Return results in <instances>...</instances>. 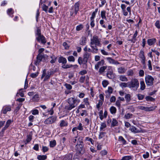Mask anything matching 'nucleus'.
<instances>
[{
	"label": "nucleus",
	"instance_id": "nucleus-1",
	"mask_svg": "<svg viewBox=\"0 0 160 160\" xmlns=\"http://www.w3.org/2000/svg\"><path fill=\"white\" fill-rule=\"evenodd\" d=\"M80 102V100L79 99L73 98H69L67 100L69 104L66 106L65 108L68 111H70L76 107Z\"/></svg>",
	"mask_w": 160,
	"mask_h": 160
},
{
	"label": "nucleus",
	"instance_id": "nucleus-2",
	"mask_svg": "<svg viewBox=\"0 0 160 160\" xmlns=\"http://www.w3.org/2000/svg\"><path fill=\"white\" fill-rule=\"evenodd\" d=\"M128 87L132 88L134 90H137L139 86V82L137 79H132L130 82H128Z\"/></svg>",
	"mask_w": 160,
	"mask_h": 160
},
{
	"label": "nucleus",
	"instance_id": "nucleus-3",
	"mask_svg": "<svg viewBox=\"0 0 160 160\" xmlns=\"http://www.w3.org/2000/svg\"><path fill=\"white\" fill-rule=\"evenodd\" d=\"M59 63H62L63 65L62 67L64 69H67L72 67L73 65L71 64H66L67 62L66 59L62 56H60L58 60Z\"/></svg>",
	"mask_w": 160,
	"mask_h": 160
},
{
	"label": "nucleus",
	"instance_id": "nucleus-4",
	"mask_svg": "<svg viewBox=\"0 0 160 160\" xmlns=\"http://www.w3.org/2000/svg\"><path fill=\"white\" fill-rule=\"evenodd\" d=\"M145 81L147 86L153 85L154 79L151 76L147 75L145 77Z\"/></svg>",
	"mask_w": 160,
	"mask_h": 160
},
{
	"label": "nucleus",
	"instance_id": "nucleus-5",
	"mask_svg": "<svg viewBox=\"0 0 160 160\" xmlns=\"http://www.w3.org/2000/svg\"><path fill=\"white\" fill-rule=\"evenodd\" d=\"M90 44L96 45L98 46H101V45L98 37L96 36H93L92 38L91 39Z\"/></svg>",
	"mask_w": 160,
	"mask_h": 160
},
{
	"label": "nucleus",
	"instance_id": "nucleus-6",
	"mask_svg": "<svg viewBox=\"0 0 160 160\" xmlns=\"http://www.w3.org/2000/svg\"><path fill=\"white\" fill-rule=\"evenodd\" d=\"M57 119V117L52 116L49 117L44 121V123L47 124H49L53 123L55 122Z\"/></svg>",
	"mask_w": 160,
	"mask_h": 160
},
{
	"label": "nucleus",
	"instance_id": "nucleus-7",
	"mask_svg": "<svg viewBox=\"0 0 160 160\" xmlns=\"http://www.w3.org/2000/svg\"><path fill=\"white\" fill-rule=\"evenodd\" d=\"M139 57L141 59V62L142 64L144 65L145 63L146 58L143 50H141L139 54Z\"/></svg>",
	"mask_w": 160,
	"mask_h": 160
},
{
	"label": "nucleus",
	"instance_id": "nucleus-8",
	"mask_svg": "<svg viewBox=\"0 0 160 160\" xmlns=\"http://www.w3.org/2000/svg\"><path fill=\"white\" fill-rule=\"evenodd\" d=\"M36 39L38 42H41V43L44 44L46 43L47 42L46 38L43 35L36 37Z\"/></svg>",
	"mask_w": 160,
	"mask_h": 160
},
{
	"label": "nucleus",
	"instance_id": "nucleus-9",
	"mask_svg": "<svg viewBox=\"0 0 160 160\" xmlns=\"http://www.w3.org/2000/svg\"><path fill=\"white\" fill-rule=\"evenodd\" d=\"M46 69H44L43 70L42 74L41 76V78H43L44 77L45 78L44 79V81H45L47 79H48L50 77L51 73L50 72H48L47 73V74L46 75Z\"/></svg>",
	"mask_w": 160,
	"mask_h": 160
},
{
	"label": "nucleus",
	"instance_id": "nucleus-10",
	"mask_svg": "<svg viewBox=\"0 0 160 160\" xmlns=\"http://www.w3.org/2000/svg\"><path fill=\"white\" fill-rule=\"evenodd\" d=\"M138 108L141 110H144L146 111H150L154 110L155 108L152 107H145L142 106H139L138 107Z\"/></svg>",
	"mask_w": 160,
	"mask_h": 160
},
{
	"label": "nucleus",
	"instance_id": "nucleus-11",
	"mask_svg": "<svg viewBox=\"0 0 160 160\" xmlns=\"http://www.w3.org/2000/svg\"><path fill=\"white\" fill-rule=\"evenodd\" d=\"M11 106L10 105H6L4 106L2 110V113L5 114L8 111H10L11 110Z\"/></svg>",
	"mask_w": 160,
	"mask_h": 160
},
{
	"label": "nucleus",
	"instance_id": "nucleus-12",
	"mask_svg": "<svg viewBox=\"0 0 160 160\" xmlns=\"http://www.w3.org/2000/svg\"><path fill=\"white\" fill-rule=\"evenodd\" d=\"M90 56V53L85 52L83 56V62L84 64H87L88 61Z\"/></svg>",
	"mask_w": 160,
	"mask_h": 160
},
{
	"label": "nucleus",
	"instance_id": "nucleus-13",
	"mask_svg": "<svg viewBox=\"0 0 160 160\" xmlns=\"http://www.w3.org/2000/svg\"><path fill=\"white\" fill-rule=\"evenodd\" d=\"M106 59L108 62L110 64H112L116 65L119 64H120V63L117 61L111 58L108 57L106 58Z\"/></svg>",
	"mask_w": 160,
	"mask_h": 160
},
{
	"label": "nucleus",
	"instance_id": "nucleus-14",
	"mask_svg": "<svg viewBox=\"0 0 160 160\" xmlns=\"http://www.w3.org/2000/svg\"><path fill=\"white\" fill-rule=\"evenodd\" d=\"M105 63V61L103 59L101 60L100 61L98 62L97 64L95 65V68L96 70H98L100 66H103Z\"/></svg>",
	"mask_w": 160,
	"mask_h": 160
},
{
	"label": "nucleus",
	"instance_id": "nucleus-15",
	"mask_svg": "<svg viewBox=\"0 0 160 160\" xmlns=\"http://www.w3.org/2000/svg\"><path fill=\"white\" fill-rule=\"evenodd\" d=\"M156 39L155 38L149 39L147 40V43L149 46L154 45L156 42Z\"/></svg>",
	"mask_w": 160,
	"mask_h": 160
},
{
	"label": "nucleus",
	"instance_id": "nucleus-16",
	"mask_svg": "<svg viewBox=\"0 0 160 160\" xmlns=\"http://www.w3.org/2000/svg\"><path fill=\"white\" fill-rule=\"evenodd\" d=\"M84 144H77L76 146V150L78 152H79V153H81V152L83 149Z\"/></svg>",
	"mask_w": 160,
	"mask_h": 160
},
{
	"label": "nucleus",
	"instance_id": "nucleus-17",
	"mask_svg": "<svg viewBox=\"0 0 160 160\" xmlns=\"http://www.w3.org/2000/svg\"><path fill=\"white\" fill-rule=\"evenodd\" d=\"M118 141L122 145H125L127 144L126 141L122 136H119Z\"/></svg>",
	"mask_w": 160,
	"mask_h": 160
},
{
	"label": "nucleus",
	"instance_id": "nucleus-18",
	"mask_svg": "<svg viewBox=\"0 0 160 160\" xmlns=\"http://www.w3.org/2000/svg\"><path fill=\"white\" fill-rule=\"evenodd\" d=\"M86 38L85 37H82L79 41V44L82 45H85L86 43Z\"/></svg>",
	"mask_w": 160,
	"mask_h": 160
},
{
	"label": "nucleus",
	"instance_id": "nucleus-19",
	"mask_svg": "<svg viewBox=\"0 0 160 160\" xmlns=\"http://www.w3.org/2000/svg\"><path fill=\"white\" fill-rule=\"evenodd\" d=\"M90 47L92 49V52L94 53H97L98 52V49L97 48V45L90 44Z\"/></svg>",
	"mask_w": 160,
	"mask_h": 160
},
{
	"label": "nucleus",
	"instance_id": "nucleus-20",
	"mask_svg": "<svg viewBox=\"0 0 160 160\" xmlns=\"http://www.w3.org/2000/svg\"><path fill=\"white\" fill-rule=\"evenodd\" d=\"M68 124V122L67 121L64 120H62L60 121L59 125L61 128H62L67 126Z\"/></svg>",
	"mask_w": 160,
	"mask_h": 160
},
{
	"label": "nucleus",
	"instance_id": "nucleus-21",
	"mask_svg": "<svg viewBox=\"0 0 160 160\" xmlns=\"http://www.w3.org/2000/svg\"><path fill=\"white\" fill-rule=\"evenodd\" d=\"M72 154L69 153L65 155L63 160H72Z\"/></svg>",
	"mask_w": 160,
	"mask_h": 160
},
{
	"label": "nucleus",
	"instance_id": "nucleus-22",
	"mask_svg": "<svg viewBox=\"0 0 160 160\" xmlns=\"http://www.w3.org/2000/svg\"><path fill=\"white\" fill-rule=\"evenodd\" d=\"M107 77L109 79H113L114 77L113 72H107Z\"/></svg>",
	"mask_w": 160,
	"mask_h": 160
},
{
	"label": "nucleus",
	"instance_id": "nucleus-23",
	"mask_svg": "<svg viewBox=\"0 0 160 160\" xmlns=\"http://www.w3.org/2000/svg\"><path fill=\"white\" fill-rule=\"evenodd\" d=\"M120 80L122 82H127L128 79L125 75H120L119 77Z\"/></svg>",
	"mask_w": 160,
	"mask_h": 160
},
{
	"label": "nucleus",
	"instance_id": "nucleus-24",
	"mask_svg": "<svg viewBox=\"0 0 160 160\" xmlns=\"http://www.w3.org/2000/svg\"><path fill=\"white\" fill-rule=\"evenodd\" d=\"M131 95L129 94H126L125 96V98L126 99L127 102H129L131 100Z\"/></svg>",
	"mask_w": 160,
	"mask_h": 160
},
{
	"label": "nucleus",
	"instance_id": "nucleus-25",
	"mask_svg": "<svg viewBox=\"0 0 160 160\" xmlns=\"http://www.w3.org/2000/svg\"><path fill=\"white\" fill-rule=\"evenodd\" d=\"M78 62L80 65H81L82 64L83 65L85 66L86 68L87 67V64H84L83 62V58L82 59V58L81 57H79L78 59Z\"/></svg>",
	"mask_w": 160,
	"mask_h": 160
},
{
	"label": "nucleus",
	"instance_id": "nucleus-26",
	"mask_svg": "<svg viewBox=\"0 0 160 160\" xmlns=\"http://www.w3.org/2000/svg\"><path fill=\"white\" fill-rule=\"evenodd\" d=\"M107 66H103L101 67L99 70V72L100 74H102L105 71V70L107 69Z\"/></svg>",
	"mask_w": 160,
	"mask_h": 160
},
{
	"label": "nucleus",
	"instance_id": "nucleus-27",
	"mask_svg": "<svg viewBox=\"0 0 160 160\" xmlns=\"http://www.w3.org/2000/svg\"><path fill=\"white\" fill-rule=\"evenodd\" d=\"M106 11L105 10L102 11L101 12V16L102 19L107 20V18L106 16Z\"/></svg>",
	"mask_w": 160,
	"mask_h": 160
},
{
	"label": "nucleus",
	"instance_id": "nucleus-28",
	"mask_svg": "<svg viewBox=\"0 0 160 160\" xmlns=\"http://www.w3.org/2000/svg\"><path fill=\"white\" fill-rule=\"evenodd\" d=\"M107 127V125L105 122H102L101 123V126L100 128V131H104V129Z\"/></svg>",
	"mask_w": 160,
	"mask_h": 160
},
{
	"label": "nucleus",
	"instance_id": "nucleus-29",
	"mask_svg": "<svg viewBox=\"0 0 160 160\" xmlns=\"http://www.w3.org/2000/svg\"><path fill=\"white\" fill-rule=\"evenodd\" d=\"M110 111L112 114H115L116 112V108L114 106H112L110 108Z\"/></svg>",
	"mask_w": 160,
	"mask_h": 160
},
{
	"label": "nucleus",
	"instance_id": "nucleus-30",
	"mask_svg": "<svg viewBox=\"0 0 160 160\" xmlns=\"http://www.w3.org/2000/svg\"><path fill=\"white\" fill-rule=\"evenodd\" d=\"M118 123L117 121L115 118H112V123L111 124L112 127H115L118 125Z\"/></svg>",
	"mask_w": 160,
	"mask_h": 160
},
{
	"label": "nucleus",
	"instance_id": "nucleus-31",
	"mask_svg": "<svg viewBox=\"0 0 160 160\" xmlns=\"http://www.w3.org/2000/svg\"><path fill=\"white\" fill-rule=\"evenodd\" d=\"M47 158V156L46 155H38L37 156V158L38 160H45Z\"/></svg>",
	"mask_w": 160,
	"mask_h": 160
},
{
	"label": "nucleus",
	"instance_id": "nucleus-32",
	"mask_svg": "<svg viewBox=\"0 0 160 160\" xmlns=\"http://www.w3.org/2000/svg\"><path fill=\"white\" fill-rule=\"evenodd\" d=\"M140 89L141 90H143L145 88L146 86L143 81H142L140 82Z\"/></svg>",
	"mask_w": 160,
	"mask_h": 160
},
{
	"label": "nucleus",
	"instance_id": "nucleus-33",
	"mask_svg": "<svg viewBox=\"0 0 160 160\" xmlns=\"http://www.w3.org/2000/svg\"><path fill=\"white\" fill-rule=\"evenodd\" d=\"M130 130L132 132L134 133H137L139 132L138 130L134 126H132L130 128Z\"/></svg>",
	"mask_w": 160,
	"mask_h": 160
},
{
	"label": "nucleus",
	"instance_id": "nucleus-34",
	"mask_svg": "<svg viewBox=\"0 0 160 160\" xmlns=\"http://www.w3.org/2000/svg\"><path fill=\"white\" fill-rule=\"evenodd\" d=\"M98 8H96L95 9V10L94 12H93L92 14V16L90 17V19H94V18H95L96 17V13H97L98 11Z\"/></svg>",
	"mask_w": 160,
	"mask_h": 160
},
{
	"label": "nucleus",
	"instance_id": "nucleus-35",
	"mask_svg": "<svg viewBox=\"0 0 160 160\" xmlns=\"http://www.w3.org/2000/svg\"><path fill=\"white\" fill-rule=\"evenodd\" d=\"M118 72L120 74H123L125 72L126 70L123 67H120L118 68Z\"/></svg>",
	"mask_w": 160,
	"mask_h": 160
},
{
	"label": "nucleus",
	"instance_id": "nucleus-36",
	"mask_svg": "<svg viewBox=\"0 0 160 160\" xmlns=\"http://www.w3.org/2000/svg\"><path fill=\"white\" fill-rule=\"evenodd\" d=\"M103 104L102 101L101 100H99L98 103L96 105V108L98 111H99L100 107Z\"/></svg>",
	"mask_w": 160,
	"mask_h": 160
},
{
	"label": "nucleus",
	"instance_id": "nucleus-37",
	"mask_svg": "<svg viewBox=\"0 0 160 160\" xmlns=\"http://www.w3.org/2000/svg\"><path fill=\"white\" fill-rule=\"evenodd\" d=\"M56 145V141L54 140L50 142L49 146L51 148L54 147Z\"/></svg>",
	"mask_w": 160,
	"mask_h": 160
},
{
	"label": "nucleus",
	"instance_id": "nucleus-38",
	"mask_svg": "<svg viewBox=\"0 0 160 160\" xmlns=\"http://www.w3.org/2000/svg\"><path fill=\"white\" fill-rule=\"evenodd\" d=\"M16 95L17 96H20L21 97H24V94L23 93L22 89H20L19 90V92H17Z\"/></svg>",
	"mask_w": 160,
	"mask_h": 160
},
{
	"label": "nucleus",
	"instance_id": "nucleus-39",
	"mask_svg": "<svg viewBox=\"0 0 160 160\" xmlns=\"http://www.w3.org/2000/svg\"><path fill=\"white\" fill-rule=\"evenodd\" d=\"M119 86L122 88H126L127 87H128V82L127 83L121 82Z\"/></svg>",
	"mask_w": 160,
	"mask_h": 160
},
{
	"label": "nucleus",
	"instance_id": "nucleus-40",
	"mask_svg": "<svg viewBox=\"0 0 160 160\" xmlns=\"http://www.w3.org/2000/svg\"><path fill=\"white\" fill-rule=\"evenodd\" d=\"M83 25L82 24H80L76 26V30L77 31H79L82 30L83 28Z\"/></svg>",
	"mask_w": 160,
	"mask_h": 160
},
{
	"label": "nucleus",
	"instance_id": "nucleus-41",
	"mask_svg": "<svg viewBox=\"0 0 160 160\" xmlns=\"http://www.w3.org/2000/svg\"><path fill=\"white\" fill-rule=\"evenodd\" d=\"M32 139V135L31 134H29L27 136V139H26L27 142L25 143V144L29 142Z\"/></svg>",
	"mask_w": 160,
	"mask_h": 160
},
{
	"label": "nucleus",
	"instance_id": "nucleus-42",
	"mask_svg": "<svg viewBox=\"0 0 160 160\" xmlns=\"http://www.w3.org/2000/svg\"><path fill=\"white\" fill-rule=\"evenodd\" d=\"M36 36H40L42 35L41 32V30L39 27L37 28V29L36 32H35Z\"/></svg>",
	"mask_w": 160,
	"mask_h": 160
},
{
	"label": "nucleus",
	"instance_id": "nucleus-43",
	"mask_svg": "<svg viewBox=\"0 0 160 160\" xmlns=\"http://www.w3.org/2000/svg\"><path fill=\"white\" fill-rule=\"evenodd\" d=\"M151 51L152 52L154 53L158 57L160 56V53L157 50H156L155 48L151 49Z\"/></svg>",
	"mask_w": 160,
	"mask_h": 160
},
{
	"label": "nucleus",
	"instance_id": "nucleus-44",
	"mask_svg": "<svg viewBox=\"0 0 160 160\" xmlns=\"http://www.w3.org/2000/svg\"><path fill=\"white\" fill-rule=\"evenodd\" d=\"M131 159V156H126L122 157L121 160H129Z\"/></svg>",
	"mask_w": 160,
	"mask_h": 160
},
{
	"label": "nucleus",
	"instance_id": "nucleus-45",
	"mask_svg": "<svg viewBox=\"0 0 160 160\" xmlns=\"http://www.w3.org/2000/svg\"><path fill=\"white\" fill-rule=\"evenodd\" d=\"M108 84V82L106 80H103L102 82L103 87L104 88L106 87Z\"/></svg>",
	"mask_w": 160,
	"mask_h": 160
},
{
	"label": "nucleus",
	"instance_id": "nucleus-46",
	"mask_svg": "<svg viewBox=\"0 0 160 160\" xmlns=\"http://www.w3.org/2000/svg\"><path fill=\"white\" fill-rule=\"evenodd\" d=\"M132 114L128 113L125 114L124 118H125L128 119L132 118Z\"/></svg>",
	"mask_w": 160,
	"mask_h": 160
},
{
	"label": "nucleus",
	"instance_id": "nucleus-47",
	"mask_svg": "<svg viewBox=\"0 0 160 160\" xmlns=\"http://www.w3.org/2000/svg\"><path fill=\"white\" fill-rule=\"evenodd\" d=\"M76 128L78 130L80 131H82L83 129L82 124L81 123H79Z\"/></svg>",
	"mask_w": 160,
	"mask_h": 160
},
{
	"label": "nucleus",
	"instance_id": "nucleus-48",
	"mask_svg": "<svg viewBox=\"0 0 160 160\" xmlns=\"http://www.w3.org/2000/svg\"><path fill=\"white\" fill-rule=\"evenodd\" d=\"M155 26L158 29H160V21L157 20L155 23Z\"/></svg>",
	"mask_w": 160,
	"mask_h": 160
},
{
	"label": "nucleus",
	"instance_id": "nucleus-49",
	"mask_svg": "<svg viewBox=\"0 0 160 160\" xmlns=\"http://www.w3.org/2000/svg\"><path fill=\"white\" fill-rule=\"evenodd\" d=\"M74 11H78L79 10V4L78 2L76 3L74 5Z\"/></svg>",
	"mask_w": 160,
	"mask_h": 160
},
{
	"label": "nucleus",
	"instance_id": "nucleus-50",
	"mask_svg": "<svg viewBox=\"0 0 160 160\" xmlns=\"http://www.w3.org/2000/svg\"><path fill=\"white\" fill-rule=\"evenodd\" d=\"M105 22L104 21L103 19H102L100 20L99 21V23L101 25L102 27L103 28H106V26L105 25L103 24Z\"/></svg>",
	"mask_w": 160,
	"mask_h": 160
},
{
	"label": "nucleus",
	"instance_id": "nucleus-51",
	"mask_svg": "<svg viewBox=\"0 0 160 160\" xmlns=\"http://www.w3.org/2000/svg\"><path fill=\"white\" fill-rule=\"evenodd\" d=\"M106 134V133L104 132H100L99 133V137L98 138L99 139H101V138H103L105 135Z\"/></svg>",
	"mask_w": 160,
	"mask_h": 160
},
{
	"label": "nucleus",
	"instance_id": "nucleus-52",
	"mask_svg": "<svg viewBox=\"0 0 160 160\" xmlns=\"http://www.w3.org/2000/svg\"><path fill=\"white\" fill-rule=\"evenodd\" d=\"M85 140L90 142L92 144H94V141L92 138L87 137L85 138Z\"/></svg>",
	"mask_w": 160,
	"mask_h": 160
},
{
	"label": "nucleus",
	"instance_id": "nucleus-53",
	"mask_svg": "<svg viewBox=\"0 0 160 160\" xmlns=\"http://www.w3.org/2000/svg\"><path fill=\"white\" fill-rule=\"evenodd\" d=\"M113 89L111 87H108V90L106 91L105 92H108L109 94H111L112 93Z\"/></svg>",
	"mask_w": 160,
	"mask_h": 160
},
{
	"label": "nucleus",
	"instance_id": "nucleus-54",
	"mask_svg": "<svg viewBox=\"0 0 160 160\" xmlns=\"http://www.w3.org/2000/svg\"><path fill=\"white\" fill-rule=\"evenodd\" d=\"M43 58V56L41 54H38L37 57V59L41 62Z\"/></svg>",
	"mask_w": 160,
	"mask_h": 160
},
{
	"label": "nucleus",
	"instance_id": "nucleus-55",
	"mask_svg": "<svg viewBox=\"0 0 160 160\" xmlns=\"http://www.w3.org/2000/svg\"><path fill=\"white\" fill-rule=\"evenodd\" d=\"M68 60L69 62H74L75 61L74 58L72 56H71L68 57Z\"/></svg>",
	"mask_w": 160,
	"mask_h": 160
},
{
	"label": "nucleus",
	"instance_id": "nucleus-56",
	"mask_svg": "<svg viewBox=\"0 0 160 160\" xmlns=\"http://www.w3.org/2000/svg\"><path fill=\"white\" fill-rule=\"evenodd\" d=\"M88 98H84L83 100V102L86 105H89V103L88 102Z\"/></svg>",
	"mask_w": 160,
	"mask_h": 160
},
{
	"label": "nucleus",
	"instance_id": "nucleus-57",
	"mask_svg": "<svg viewBox=\"0 0 160 160\" xmlns=\"http://www.w3.org/2000/svg\"><path fill=\"white\" fill-rule=\"evenodd\" d=\"M148 69L150 70H152V68L151 65V62L150 60H149L148 61Z\"/></svg>",
	"mask_w": 160,
	"mask_h": 160
},
{
	"label": "nucleus",
	"instance_id": "nucleus-58",
	"mask_svg": "<svg viewBox=\"0 0 160 160\" xmlns=\"http://www.w3.org/2000/svg\"><path fill=\"white\" fill-rule=\"evenodd\" d=\"M137 97L139 100H142L144 97V95L141 94H138L137 95Z\"/></svg>",
	"mask_w": 160,
	"mask_h": 160
},
{
	"label": "nucleus",
	"instance_id": "nucleus-59",
	"mask_svg": "<svg viewBox=\"0 0 160 160\" xmlns=\"http://www.w3.org/2000/svg\"><path fill=\"white\" fill-rule=\"evenodd\" d=\"M127 74L128 76H132L133 74V71L132 70H129L127 72Z\"/></svg>",
	"mask_w": 160,
	"mask_h": 160
},
{
	"label": "nucleus",
	"instance_id": "nucleus-60",
	"mask_svg": "<svg viewBox=\"0 0 160 160\" xmlns=\"http://www.w3.org/2000/svg\"><path fill=\"white\" fill-rule=\"evenodd\" d=\"M99 115L100 117V119L101 120H102L104 118V117L103 115V111L102 110H101L99 112Z\"/></svg>",
	"mask_w": 160,
	"mask_h": 160
},
{
	"label": "nucleus",
	"instance_id": "nucleus-61",
	"mask_svg": "<svg viewBox=\"0 0 160 160\" xmlns=\"http://www.w3.org/2000/svg\"><path fill=\"white\" fill-rule=\"evenodd\" d=\"M48 149L49 148L47 147L43 146H42V150L43 152H47L48 150Z\"/></svg>",
	"mask_w": 160,
	"mask_h": 160
},
{
	"label": "nucleus",
	"instance_id": "nucleus-62",
	"mask_svg": "<svg viewBox=\"0 0 160 160\" xmlns=\"http://www.w3.org/2000/svg\"><path fill=\"white\" fill-rule=\"evenodd\" d=\"M142 156L145 159H146L148 158L149 156V152H146Z\"/></svg>",
	"mask_w": 160,
	"mask_h": 160
},
{
	"label": "nucleus",
	"instance_id": "nucleus-63",
	"mask_svg": "<svg viewBox=\"0 0 160 160\" xmlns=\"http://www.w3.org/2000/svg\"><path fill=\"white\" fill-rule=\"evenodd\" d=\"M145 99L147 101H152L154 100V99L151 97L148 96H147L145 98Z\"/></svg>",
	"mask_w": 160,
	"mask_h": 160
},
{
	"label": "nucleus",
	"instance_id": "nucleus-64",
	"mask_svg": "<svg viewBox=\"0 0 160 160\" xmlns=\"http://www.w3.org/2000/svg\"><path fill=\"white\" fill-rule=\"evenodd\" d=\"M32 114L34 115H37L39 114V111L37 109H34L32 110Z\"/></svg>",
	"mask_w": 160,
	"mask_h": 160
}]
</instances>
